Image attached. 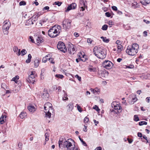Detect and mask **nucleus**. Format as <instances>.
Segmentation results:
<instances>
[{
    "instance_id": "obj_1",
    "label": "nucleus",
    "mask_w": 150,
    "mask_h": 150,
    "mask_svg": "<svg viewBox=\"0 0 150 150\" xmlns=\"http://www.w3.org/2000/svg\"><path fill=\"white\" fill-rule=\"evenodd\" d=\"M69 140L73 141L71 139H69L66 141H64L62 139H60L58 142L59 148L61 149L66 148L67 150H78L77 148L74 150L75 148V144L73 143L70 142Z\"/></svg>"
},
{
    "instance_id": "obj_2",
    "label": "nucleus",
    "mask_w": 150,
    "mask_h": 150,
    "mask_svg": "<svg viewBox=\"0 0 150 150\" xmlns=\"http://www.w3.org/2000/svg\"><path fill=\"white\" fill-rule=\"evenodd\" d=\"M93 52L95 55L100 59H103L106 57V50L102 46L95 47L93 49Z\"/></svg>"
},
{
    "instance_id": "obj_3",
    "label": "nucleus",
    "mask_w": 150,
    "mask_h": 150,
    "mask_svg": "<svg viewBox=\"0 0 150 150\" xmlns=\"http://www.w3.org/2000/svg\"><path fill=\"white\" fill-rule=\"evenodd\" d=\"M60 25H55L51 28L48 31V35L51 38L55 37L58 36L61 31Z\"/></svg>"
},
{
    "instance_id": "obj_4",
    "label": "nucleus",
    "mask_w": 150,
    "mask_h": 150,
    "mask_svg": "<svg viewBox=\"0 0 150 150\" xmlns=\"http://www.w3.org/2000/svg\"><path fill=\"white\" fill-rule=\"evenodd\" d=\"M139 48V45L137 44L134 43L127 47L126 52L130 55L134 56L138 52Z\"/></svg>"
},
{
    "instance_id": "obj_5",
    "label": "nucleus",
    "mask_w": 150,
    "mask_h": 150,
    "mask_svg": "<svg viewBox=\"0 0 150 150\" xmlns=\"http://www.w3.org/2000/svg\"><path fill=\"white\" fill-rule=\"evenodd\" d=\"M52 104L50 103L47 102L44 105V112L46 117L50 118L51 115L54 113V110L52 107Z\"/></svg>"
},
{
    "instance_id": "obj_6",
    "label": "nucleus",
    "mask_w": 150,
    "mask_h": 150,
    "mask_svg": "<svg viewBox=\"0 0 150 150\" xmlns=\"http://www.w3.org/2000/svg\"><path fill=\"white\" fill-rule=\"evenodd\" d=\"M36 76V72L35 71H32L27 79V81L30 83L34 84L35 81V78Z\"/></svg>"
},
{
    "instance_id": "obj_7",
    "label": "nucleus",
    "mask_w": 150,
    "mask_h": 150,
    "mask_svg": "<svg viewBox=\"0 0 150 150\" xmlns=\"http://www.w3.org/2000/svg\"><path fill=\"white\" fill-rule=\"evenodd\" d=\"M71 20L68 19H65L63 22V27L64 29L66 31L68 30L71 28Z\"/></svg>"
},
{
    "instance_id": "obj_8",
    "label": "nucleus",
    "mask_w": 150,
    "mask_h": 150,
    "mask_svg": "<svg viewBox=\"0 0 150 150\" xmlns=\"http://www.w3.org/2000/svg\"><path fill=\"white\" fill-rule=\"evenodd\" d=\"M41 14V13L40 12H39L36 16H37V17H36V16L34 17V16H33L32 18L27 20L25 23L26 25H30L33 24L34 22L37 21V18Z\"/></svg>"
},
{
    "instance_id": "obj_9",
    "label": "nucleus",
    "mask_w": 150,
    "mask_h": 150,
    "mask_svg": "<svg viewBox=\"0 0 150 150\" xmlns=\"http://www.w3.org/2000/svg\"><path fill=\"white\" fill-rule=\"evenodd\" d=\"M103 66L107 69H110L113 66V63L109 60H105L102 63Z\"/></svg>"
},
{
    "instance_id": "obj_10",
    "label": "nucleus",
    "mask_w": 150,
    "mask_h": 150,
    "mask_svg": "<svg viewBox=\"0 0 150 150\" xmlns=\"http://www.w3.org/2000/svg\"><path fill=\"white\" fill-rule=\"evenodd\" d=\"M57 47L58 50L64 53L67 51V48L64 44L62 42H59L57 45Z\"/></svg>"
},
{
    "instance_id": "obj_11",
    "label": "nucleus",
    "mask_w": 150,
    "mask_h": 150,
    "mask_svg": "<svg viewBox=\"0 0 150 150\" xmlns=\"http://www.w3.org/2000/svg\"><path fill=\"white\" fill-rule=\"evenodd\" d=\"M3 24V29L5 30V33H6L7 34L8 32L7 30H9L11 25V23L9 22L8 21L6 20L4 22Z\"/></svg>"
},
{
    "instance_id": "obj_12",
    "label": "nucleus",
    "mask_w": 150,
    "mask_h": 150,
    "mask_svg": "<svg viewBox=\"0 0 150 150\" xmlns=\"http://www.w3.org/2000/svg\"><path fill=\"white\" fill-rule=\"evenodd\" d=\"M80 5L79 10L80 11H84L85 8H87L86 4V1L84 0H80Z\"/></svg>"
},
{
    "instance_id": "obj_13",
    "label": "nucleus",
    "mask_w": 150,
    "mask_h": 150,
    "mask_svg": "<svg viewBox=\"0 0 150 150\" xmlns=\"http://www.w3.org/2000/svg\"><path fill=\"white\" fill-rule=\"evenodd\" d=\"M18 83L17 82L14 83V84L15 86V87L13 90V91L16 92H18L20 90L21 85V83L20 82L18 81Z\"/></svg>"
},
{
    "instance_id": "obj_14",
    "label": "nucleus",
    "mask_w": 150,
    "mask_h": 150,
    "mask_svg": "<svg viewBox=\"0 0 150 150\" xmlns=\"http://www.w3.org/2000/svg\"><path fill=\"white\" fill-rule=\"evenodd\" d=\"M130 97L132 99L131 100H129V103L131 104H133L137 100L136 95L135 94H132Z\"/></svg>"
},
{
    "instance_id": "obj_15",
    "label": "nucleus",
    "mask_w": 150,
    "mask_h": 150,
    "mask_svg": "<svg viewBox=\"0 0 150 150\" xmlns=\"http://www.w3.org/2000/svg\"><path fill=\"white\" fill-rule=\"evenodd\" d=\"M68 51L69 53L74 54L75 52V49L73 45H69L68 46Z\"/></svg>"
},
{
    "instance_id": "obj_16",
    "label": "nucleus",
    "mask_w": 150,
    "mask_h": 150,
    "mask_svg": "<svg viewBox=\"0 0 150 150\" xmlns=\"http://www.w3.org/2000/svg\"><path fill=\"white\" fill-rule=\"evenodd\" d=\"M76 6V4L74 3L70 4L67 7V9L66 10V12H68L71 10L74 9Z\"/></svg>"
},
{
    "instance_id": "obj_17",
    "label": "nucleus",
    "mask_w": 150,
    "mask_h": 150,
    "mask_svg": "<svg viewBox=\"0 0 150 150\" xmlns=\"http://www.w3.org/2000/svg\"><path fill=\"white\" fill-rule=\"evenodd\" d=\"M112 106L116 110H120L122 109V107L119 105L117 104L116 102H113L112 104Z\"/></svg>"
},
{
    "instance_id": "obj_18",
    "label": "nucleus",
    "mask_w": 150,
    "mask_h": 150,
    "mask_svg": "<svg viewBox=\"0 0 150 150\" xmlns=\"http://www.w3.org/2000/svg\"><path fill=\"white\" fill-rule=\"evenodd\" d=\"M74 103L72 102L70 103L67 106V110L69 112L72 111L74 108Z\"/></svg>"
},
{
    "instance_id": "obj_19",
    "label": "nucleus",
    "mask_w": 150,
    "mask_h": 150,
    "mask_svg": "<svg viewBox=\"0 0 150 150\" xmlns=\"http://www.w3.org/2000/svg\"><path fill=\"white\" fill-rule=\"evenodd\" d=\"M13 50L15 52H16L17 55L19 56L20 55L21 50L20 49H18L17 47L15 46L13 47Z\"/></svg>"
},
{
    "instance_id": "obj_20",
    "label": "nucleus",
    "mask_w": 150,
    "mask_h": 150,
    "mask_svg": "<svg viewBox=\"0 0 150 150\" xmlns=\"http://www.w3.org/2000/svg\"><path fill=\"white\" fill-rule=\"evenodd\" d=\"M40 62L39 59H35L34 61V66L35 68L37 67L39 65V63Z\"/></svg>"
},
{
    "instance_id": "obj_21",
    "label": "nucleus",
    "mask_w": 150,
    "mask_h": 150,
    "mask_svg": "<svg viewBox=\"0 0 150 150\" xmlns=\"http://www.w3.org/2000/svg\"><path fill=\"white\" fill-rule=\"evenodd\" d=\"M42 98H47L49 96V94L46 91H44L43 93H42Z\"/></svg>"
},
{
    "instance_id": "obj_22",
    "label": "nucleus",
    "mask_w": 150,
    "mask_h": 150,
    "mask_svg": "<svg viewBox=\"0 0 150 150\" xmlns=\"http://www.w3.org/2000/svg\"><path fill=\"white\" fill-rule=\"evenodd\" d=\"M28 109L31 112H33L36 110L35 108L32 105H30L28 106Z\"/></svg>"
},
{
    "instance_id": "obj_23",
    "label": "nucleus",
    "mask_w": 150,
    "mask_h": 150,
    "mask_svg": "<svg viewBox=\"0 0 150 150\" xmlns=\"http://www.w3.org/2000/svg\"><path fill=\"white\" fill-rule=\"evenodd\" d=\"M117 52H120L123 49V47L121 44L117 45Z\"/></svg>"
},
{
    "instance_id": "obj_24",
    "label": "nucleus",
    "mask_w": 150,
    "mask_h": 150,
    "mask_svg": "<svg viewBox=\"0 0 150 150\" xmlns=\"http://www.w3.org/2000/svg\"><path fill=\"white\" fill-rule=\"evenodd\" d=\"M132 6L133 8H136L139 7V6L137 2L134 1L132 3Z\"/></svg>"
},
{
    "instance_id": "obj_25",
    "label": "nucleus",
    "mask_w": 150,
    "mask_h": 150,
    "mask_svg": "<svg viewBox=\"0 0 150 150\" xmlns=\"http://www.w3.org/2000/svg\"><path fill=\"white\" fill-rule=\"evenodd\" d=\"M26 115L27 114L25 112L23 111L21 112L19 115V117L23 119Z\"/></svg>"
},
{
    "instance_id": "obj_26",
    "label": "nucleus",
    "mask_w": 150,
    "mask_h": 150,
    "mask_svg": "<svg viewBox=\"0 0 150 150\" xmlns=\"http://www.w3.org/2000/svg\"><path fill=\"white\" fill-rule=\"evenodd\" d=\"M6 117L2 115L0 118V123L1 124H3L5 122L4 120L5 119Z\"/></svg>"
},
{
    "instance_id": "obj_27",
    "label": "nucleus",
    "mask_w": 150,
    "mask_h": 150,
    "mask_svg": "<svg viewBox=\"0 0 150 150\" xmlns=\"http://www.w3.org/2000/svg\"><path fill=\"white\" fill-rule=\"evenodd\" d=\"M144 1H140L141 3L144 5H146V4H149L150 2V0H143Z\"/></svg>"
},
{
    "instance_id": "obj_28",
    "label": "nucleus",
    "mask_w": 150,
    "mask_h": 150,
    "mask_svg": "<svg viewBox=\"0 0 150 150\" xmlns=\"http://www.w3.org/2000/svg\"><path fill=\"white\" fill-rule=\"evenodd\" d=\"M88 70L91 72H95L96 71V68L92 66H90L88 68Z\"/></svg>"
},
{
    "instance_id": "obj_29",
    "label": "nucleus",
    "mask_w": 150,
    "mask_h": 150,
    "mask_svg": "<svg viewBox=\"0 0 150 150\" xmlns=\"http://www.w3.org/2000/svg\"><path fill=\"white\" fill-rule=\"evenodd\" d=\"M101 38L102 39L103 41L104 42L107 43L109 41V39H107L106 37L102 36L101 37Z\"/></svg>"
},
{
    "instance_id": "obj_30",
    "label": "nucleus",
    "mask_w": 150,
    "mask_h": 150,
    "mask_svg": "<svg viewBox=\"0 0 150 150\" xmlns=\"http://www.w3.org/2000/svg\"><path fill=\"white\" fill-rule=\"evenodd\" d=\"M79 57L78 59H76V61L77 63H78L79 62V61L81 60L83 61H84V62H85V61H86V60L85 59V60H84V59H81L82 57H81V56L80 55H79Z\"/></svg>"
},
{
    "instance_id": "obj_31",
    "label": "nucleus",
    "mask_w": 150,
    "mask_h": 150,
    "mask_svg": "<svg viewBox=\"0 0 150 150\" xmlns=\"http://www.w3.org/2000/svg\"><path fill=\"white\" fill-rule=\"evenodd\" d=\"M68 100V98L67 97V93L65 94L64 96L62 97V100Z\"/></svg>"
},
{
    "instance_id": "obj_32",
    "label": "nucleus",
    "mask_w": 150,
    "mask_h": 150,
    "mask_svg": "<svg viewBox=\"0 0 150 150\" xmlns=\"http://www.w3.org/2000/svg\"><path fill=\"white\" fill-rule=\"evenodd\" d=\"M49 133L47 132L45 133V140L46 141H47L49 140Z\"/></svg>"
},
{
    "instance_id": "obj_33",
    "label": "nucleus",
    "mask_w": 150,
    "mask_h": 150,
    "mask_svg": "<svg viewBox=\"0 0 150 150\" xmlns=\"http://www.w3.org/2000/svg\"><path fill=\"white\" fill-rule=\"evenodd\" d=\"M19 77L18 76H16L15 77H13L12 78V79L11 80V81H14L15 83H16V81H17L19 79Z\"/></svg>"
},
{
    "instance_id": "obj_34",
    "label": "nucleus",
    "mask_w": 150,
    "mask_h": 150,
    "mask_svg": "<svg viewBox=\"0 0 150 150\" xmlns=\"http://www.w3.org/2000/svg\"><path fill=\"white\" fill-rule=\"evenodd\" d=\"M139 124L140 126H142L144 125H146L147 124V122L145 121H142L139 122Z\"/></svg>"
},
{
    "instance_id": "obj_35",
    "label": "nucleus",
    "mask_w": 150,
    "mask_h": 150,
    "mask_svg": "<svg viewBox=\"0 0 150 150\" xmlns=\"http://www.w3.org/2000/svg\"><path fill=\"white\" fill-rule=\"evenodd\" d=\"M26 53L27 52L25 50L23 49L21 51L20 54L21 55L23 56L26 54Z\"/></svg>"
},
{
    "instance_id": "obj_36",
    "label": "nucleus",
    "mask_w": 150,
    "mask_h": 150,
    "mask_svg": "<svg viewBox=\"0 0 150 150\" xmlns=\"http://www.w3.org/2000/svg\"><path fill=\"white\" fill-rule=\"evenodd\" d=\"M48 57L47 56H46L44 57H43L42 61V62L45 63L47 62V61L48 58L47 57Z\"/></svg>"
},
{
    "instance_id": "obj_37",
    "label": "nucleus",
    "mask_w": 150,
    "mask_h": 150,
    "mask_svg": "<svg viewBox=\"0 0 150 150\" xmlns=\"http://www.w3.org/2000/svg\"><path fill=\"white\" fill-rule=\"evenodd\" d=\"M108 27V25H107L105 24L103 26L101 29L103 30H106L107 29Z\"/></svg>"
},
{
    "instance_id": "obj_38",
    "label": "nucleus",
    "mask_w": 150,
    "mask_h": 150,
    "mask_svg": "<svg viewBox=\"0 0 150 150\" xmlns=\"http://www.w3.org/2000/svg\"><path fill=\"white\" fill-rule=\"evenodd\" d=\"M134 121H137L139 120V119L137 115H135L134 116Z\"/></svg>"
},
{
    "instance_id": "obj_39",
    "label": "nucleus",
    "mask_w": 150,
    "mask_h": 150,
    "mask_svg": "<svg viewBox=\"0 0 150 150\" xmlns=\"http://www.w3.org/2000/svg\"><path fill=\"white\" fill-rule=\"evenodd\" d=\"M55 76L57 78L62 79L64 77V76L62 74H56Z\"/></svg>"
},
{
    "instance_id": "obj_40",
    "label": "nucleus",
    "mask_w": 150,
    "mask_h": 150,
    "mask_svg": "<svg viewBox=\"0 0 150 150\" xmlns=\"http://www.w3.org/2000/svg\"><path fill=\"white\" fill-rule=\"evenodd\" d=\"M79 139L81 141L82 143L85 146H87V144L86 143L84 142L83 139H82L79 137Z\"/></svg>"
},
{
    "instance_id": "obj_41",
    "label": "nucleus",
    "mask_w": 150,
    "mask_h": 150,
    "mask_svg": "<svg viewBox=\"0 0 150 150\" xmlns=\"http://www.w3.org/2000/svg\"><path fill=\"white\" fill-rule=\"evenodd\" d=\"M76 105L77 106V109L80 112H82V110L81 108V107L79 106V105L78 104H77Z\"/></svg>"
},
{
    "instance_id": "obj_42",
    "label": "nucleus",
    "mask_w": 150,
    "mask_h": 150,
    "mask_svg": "<svg viewBox=\"0 0 150 150\" xmlns=\"http://www.w3.org/2000/svg\"><path fill=\"white\" fill-rule=\"evenodd\" d=\"M26 4V2L23 1H21L19 3V5L20 6L24 5H25Z\"/></svg>"
},
{
    "instance_id": "obj_43",
    "label": "nucleus",
    "mask_w": 150,
    "mask_h": 150,
    "mask_svg": "<svg viewBox=\"0 0 150 150\" xmlns=\"http://www.w3.org/2000/svg\"><path fill=\"white\" fill-rule=\"evenodd\" d=\"M62 3L59 1H56L54 3V4L55 5H57L58 6H60L62 4Z\"/></svg>"
},
{
    "instance_id": "obj_44",
    "label": "nucleus",
    "mask_w": 150,
    "mask_h": 150,
    "mask_svg": "<svg viewBox=\"0 0 150 150\" xmlns=\"http://www.w3.org/2000/svg\"><path fill=\"white\" fill-rule=\"evenodd\" d=\"M45 22V20H41L39 21V24L40 25V26H42V25Z\"/></svg>"
},
{
    "instance_id": "obj_45",
    "label": "nucleus",
    "mask_w": 150,
    "mask_h": 150,
    "mask_svg": "<svg viewBox=\"0 0 150 150\" xmlns=\"http://www.w3.org/2000/svg\"><path fill=\"white\" fill-rule=\"evenodd\" d=\"M94 94L98 93L99 92V89L98 88H96L94 89Z\"/></svg>"
},
{
    "instance_id": "obj_46",
    "label": "nucleus",
    "mask_w": 150,
    "mask_h": 150,
    "mask_svg": "<svg viewBox=\"0 0 150 150\" xmlns=\"http://www.w3.org/2000/svg\"><path fill=\"white\" fill-rule=\"evenodd\" d=\"M93 108L96 110L97 111H99L100 109H99L98 107L96 105H95L93 107Z\"/></svg>"
},
{
    "instance_id": "obj_47",
    "label": "nucleus",
    "mask_w": 150,
    "mask_h": 150,
    "mask_svg": "<svg viewBox=\"0 0 150 150\" xmlns=\"http://www.w3.org/2000/svg\"><path fill=\"white\" fill-rule=\"evenodd\" d=\"M84 123H88V122H89V119L87 117H86L84 119Z\"/></svg>"
},
{
    "instance_id": "obj_48",
    "label": "nucleus",
    "mask_w": 150,
    "mask_h": 150,
    "mask_svg": "<svg viewBox=\"0 0 150 150\" xmlns=\"http://www.w3.org/2000/svg\"><path fill=\"white\" fill-rule=\"evenodd\" d=\"M48 59L50 61V63H51L53 64H54V59L52 58H48Z\"/></svg>"
},
{
    "instance_id": "obj_49",
    "label": "nucleus",
    "mask_w": 150,
    "mask_h": 150,
    "mask_svg": "<svg viewBox=\"0 0 150 150\" xmlns=\"http://www.w3.org/2000/svg\"><path fill=\"white\" fill-rule=\"evenodd\" d=\"M75 77L79 81H81V78L80 76H79L77 74L75 75Z\"/></svg>"
},
{
    "instance_id": "obj_50",
    "label": "nucleus",
    "mask_w": 150,
    "mask_h": 150,
    "mask_svg": "<svg viewBox=\"0 0 150 150\" xmlns=\"http://www.w3.org/2000/svg\"><path fill=\"white\" fill-rule=\"evenodd\" d=\"M37 42L38 44H40V37H38L36 39Z\"/></svg>"
},
{
    "instance_id": "obj_51",
    "label": "nucleus",
    "mask_w": 150,
    "mask_h": 150,
    "mask_svg": "<svg viewBox=\"0 0 150 150\" xmlns=\"http://www.w3.org/2000/svg\"><path fill=\"white\" fill-rule=\"evenodd\" d=\"M112 9L115 11H117V7L115 6H113L112 7Z\"/></svg>"
},
{
    "instance_id": "obj_52",
    "label": "nucleus",
    "mask_w": 150,
    "mask_h": 150,
    "mask_svg": "<svg viewBox=\"0 0 150 150\" xmlns=\"http://www.w3.org/2000/svg\"><path fill=\"white\" fill-rule=\"evenodd\" d=\"M105 15L107 17H110L111 16L110 13L109 12H107L105 13Z\"/></svg>"
},
{
    "instance_id": "obj_53",
    "label": "nucleus",
    "mask_w": 150,
    "mask_h": 150,
    "mask_svg": "<svg viewBox=\"0 0 150 150\" xmlns=\"http://www.w3.org/2000/svg\"><path fill=\"white\" fill-rule=\"evenodd\" d=\"M92 41V40L90 38H88L87 39V41L88 43L91 44Z\"/></svg>"
},
{
    "instance_id": "obj_54",
    "label": "nucleus",
    "mask_w": 150,
    "mask_h": 150,
    "mask_svg": "<svg viewBox=\"0 0 150 150\" xmlns=\"http://www.w3.org/2000/svg\"><path fill=\"white\" fill-rule=\"evenodd\" d=\"M49 9V7L48 6H46L45 7H44L43 8V10L44 11L45 10H47V11H48Z\"/></svg>"
},
{
    "instance_id": "obj_55",
    "label": "nucleus",
    "mask_w": 150,
    "mask_h": 150,
    "mask_svg": "<svg viewBox=\"0 0 150 150\" xmlns=\"http://www.w3.org/2000/svg\"><path fill=\"white\" fill-rule=\"evenodd\" d=\"M29 40H30V41H31L32 42H35L32 36H30V37Z\"/></svg>"
},
{
    "instance_id": "obj_56",
    "label": "nucleus",
    "mask_w": 150,
    "mask_h": 150,
    "mask_svg": "<svg viewBox=\"0 0 150 150\" xmlns=\"http://www.w3.org/2000/svg\"><path fill=\"white\" fill-rule=\"evenodd\" d=\"M147 102L149 103L150 101V97H147L146 99Z\"/></svg>"
},
{
    "instance_id": "obj_57",
    "label": "nucleus",
    "mask_w": 150,
    "mask_h": 150,
    "mask_svg": "<svg viewBox=\"0 0 150 150\" xmlns=\"http://www.w3.org/2000/svg\"><path fill=\"white\" fill-rule=\"evenodd\" d=\"M74 35L76 37L79 36V35L77 33L75 32L74 33Z\"/></svg>"
},
{
    "instance_id": "obj_58",
    "label": "nucleus",
    "mask_w": 150,
    "mask_h": 150,
    "mask_svg": "<svg viewBox=\"0 0 150 150\" xmlns=\"http://www.w3.org/2000/svg\"><path fill=\"white\" fill-rule=\"evenodd\" d=\"M83 13H78V16L80 17L82 16L83 15Z\"/></svg>"
},
{
    "instance_id": "obj_59",
    "label": "nucleus",
    "mask_w": 150,
    "mask_h": 150,
    "mask_svg": "<svg viewBox=\"0 0 150 150\" xmlns=\"http://www.w3.org/2000/svg\"><path fill=\"white\" fill-rule=\"evenodd\" d=\"M137 136L138 137H142V134L140 132H138L137 133Z\"/></svg>"
},
{
    "instance_id": "obj_60",
    "label": "nucleus",
    "mask_w": 150,
    "mask_h": 150,
    "mask_svg": "<svg viewBox=\"0 0 150 150\" xmlns=\"http://www.w3.org/2000/svg\"><path fill=\"white\" fill-rule=\"evenodd\" d=\"M116 43L117 44V45H118L121 44V42L120 40H117L116 42Z\"/></svg>"
},
{
    "instance_id": "obj_61",
    "label": "nucleus",
    "mask_w": 150,
    "mask_h": 150,
    "mask_svg": "<svg viewBox=\"0 0 150 150\" xmlns=\"http://www.w3.org/2000/svg\"><path fill=\"white\" fill-rule=\"evenodd\" d=\"M93 121H94V122L95 123V125L96 126L97 125V124H98L99 123V122L98 121H97L95 120H94Z\"/></svg>"
},
{
    "instance_id": "obj_62",
    "label": "nucleus",
    "mask_w": 150,
    "mask_h": 150,
    "mask_svg": "<svg viewBox=\"0 0 150 150\" xmlns=\"http://www.w3.org/2000/svg\"><path fill=\"white\" fill-rule=\"evenodd\" d=\"M32 57L31 55L30 54H29L28 55V59H29L31 60Z\"/></svg>"
},
{
    "instance_id": "obj_63",
    "label": "nucleus",
    "mask_w": 150,
    "mask_h": 150,
    "mask_svg": "<svg viewBox=\"0 0 150 150\" xmlns=\"http://www.w3.org/2000/svg\"><path fill=\"white\" fill-rule=\"evenodd\" d=\"M108 24L110 25H112V22L111 21H110L108 22Z\"/></svg>"
},
{
    "instance_id": "obj_64",
    "label": "nucleus",
    "mask_w": 150,
    "mask_h": 150,
    "mask_svg": "<svg viewBox=\"0 0 150 150\" xmlns=\"http://www.w3.org/2000/svg\"><path fill=\"white\" fill-rule=\"evenodd\" d=\"M101 147L100 146H99L96 148L94 150H101Z\"/></svg>"
}]
</instances>
